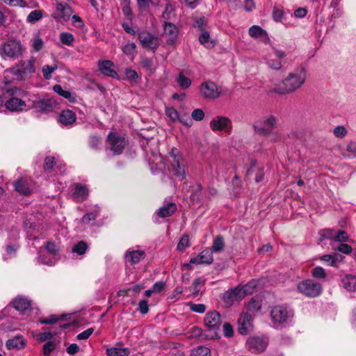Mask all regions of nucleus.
Masks as SVG:
<instances>
[{
  "label": "nucleus",
  "instance_id": "1",
  "mask_svg": "<svg viewBox=\"0 0 356 356\" xmlns=\"http://www.w3.org/2000/svg\"><path fill=\"white\" fill-rule=\"evenodd\" d=\"M306 79V70L300 67L288 74L282 83L273 88V92L279 95L290 94L299 89Z\"/></svg>",
  "mask_w": 356,
  "mask_h": 356
},
{
  "label": "nucleus",
  "instance_id": "2",
  "mask_svg": "<svg viewBox=\"0 0 356 356\" xmlns=\"http://www.w3.org/2000/svg\"><path fill=\"white\" fill-rule=\"evenodd\" d=\"M278 118L273 115H268L260 120L254 122L253 129L254 132L263 137H268L276 128L278 123Z\"/></svg>",
  "mask_w": 356,
  "mask_h": 356
},
{
  "label": "nucleus",
  "instance_id": "3",
  "mask_svg": "<svg viewBox=\"0 0 356 356\" xmlns=\"http://www.w3.org/2000/svg\"><path fill=\"white\" fill-rule=\"evenodd\" d=\"M24 47L21 42L17 40H8L0 48V54L4 59L8 58L16 59L22 56Z\"/></svg>",
  "mask_w": 356,
  "mask_h": 356
},
{
  "label": "nucleus",
  "instance_id": "4",
  "mask_svg": "<svg viewBox=\"0 0 356 356\" xmlns=\"http://www.w3.org/2000/svg\"><path fill=\"white\" fill-rule=\"evenodd\" d=\"M35 60H20L10 71L18 80H24L31 76L35 72Z\"/></svg>",
  "mask_w": 356,
  "mask_h": 356
},
{
  "label": "nucleus",
  "instance_id": "5",
  "mask_svg": "<svg viewBox=\"0 0 356 356\" xmlns=\"http://www.w3.org/2000/svg\"><path fill=\"white\" fill-rule=\"evenodd\" d=\"M209 127L213 132H224L230 134L232 131L233 124L230 118L225 115H216L210 122Z\"/></svg>",
  "mask_w": 356,
  "mask_h": 356
},
{
  "label": "nucleus",
  "instance_id": "6",
  "mask_svg": "<svg viewBox=\"0 0 356 356\" xmlns=\"http://www.w3.org/2000/svg\"><path fill=\"white\" fill-rule=\"evenodd\" d=\"M298 290L307 296L316 297L321 293L322 286L312 280H306L298 284Z\"/></svg>",
  "mask_w": 356,
  "mask_h": 356
},
{
  "label": "nucleus",
  "instance_id": "7",
  "mask_svg": "<svg viewBox=\"0 0 356 356\" xmlns=\"http://www.w3.org/2000/svg\"><path fill=\"white\" fill-rule=\"evenodd\" d=\"M292 316V311L282 305L274 307L270 312L271 318L273 323L277 325L287 322Z\"/></svg>",
  "mask_w": 356,
  "mask_h": 356
},
{
  "label": "nucleus",
  "instance_id": "8",
  "mask_svg": "<svg viewBox=\"0 0 356 356\" xmlns=\"http://www.w3.org/2000/svg\"><path fill=\"white\" fill-rule=\"evenodd\" d=\"M201 95L207 99H216L220 95V90L213 81H205L200 87Z\"/></svg>",
  "mask_w": 356,
  "mask_h": 356
},
{
  "label": "nucleus",
  "instance_id": "9",
  "mask_svg": "<svg viewBox=\"0 0 356 356\" xmlns=\"http://www.w3.org/2000/svg\"><path fill=\"white\" fill-rule=\"evenodd\" d=\"M222 318L219 312L213 311L206 314L204 317V325L210 331H213L216 334V331L219 330L222 324Z\"/></svg>",
  "mask_w": 356,
  "mask_h": 356
},
{
  "label": "nucleus",
  "instance_id": "10",
  "mask_svg": "<svg viewBox=\"0 0 356 356\" xmlns=\"http://www.w3.org/2000/svg\"><path fill=\"white\" fill-rule=\"evenodd\" d=\"M108 143L114 154H121L126 145L124 138L115 133H111L108 136Z\"/></svg>",
  "mask_w": 356,
  "mask_h": 356
},
{
  "label": "nucleus",
  "instance_id": "11",
  "mask_svg": "<svg viewBox=\"0 0 356 356\" xmlns=\"http://www.w3.org/2000/svg\"><path fill=\"white\" fill-rule=\"evenodd\" d=\"M238 331L241 334H248L252 329V317L247 312L241 314L238 319Z\"/></svg>",
  "mask_w": 356,
  "mask_h": 356
},
{
  "label": "nucleus",
  "instance_id": "12",
  "mask_svg": "<svg viewBox=\"0 0 356 356\" xmlns=\"http://www.w3.org/2000/svg\"><path fill=\"white\" fill-rule=\"evenodd\" d=\"M268 345V341L262 337H254L246 342L247 348L252 353H259L264 350Z\"/></svg>",
  "mask_w": 356,
  "mask_h": 356
},
{
  "label": "nucleus",
  "instance_id": "13",
  "mask_svg": "<svg viewBox=\"0 0 356 356\" xmlns=\"http://www.w3.org/2000/svg\"><path fill=\"white\" fill-rule=\"evenodd\" d=\"M138 39L141 44L147 49H154L158 45L157 38L147 31L140 33Z\"/></svg>",
  "mask_w": 356,
  "mask_h": 356
},
{
  "label": "nucleus",
  "instance_id": "14",
  "mask_svg": "<svg viewBox=\"0 0 356 356\" xmlns=\"http://www.w3.org/2000/svg\"><path fill=\"white\" fill-rule=\"evenodd\" d=\"M172 169L174 175L180 181L186 178V163L184 159L171 161Z\"/></svg>",
  "mask_w": 356,
  "mask_h": 356
},
{
  "label": "nucleus",
  "instance_id": "15",
  "mask_svg": "<svg viewBox=\"0 0 356 356\" xmlns=\"http://www.w3.org/2000/svg\"><path fill=\"white\" fill-rule=\"evenodd\" d=\"M243 298V296L238 287L226 291L222 297L227 306H231L235 301L241 300Z\"/></svg>",
  "mask_w": 356,
  "mask_h": 356
},
{
  "label": "nucleus",
  "instance_id": "16",
  "mask_svg": "<svg viewBox=\"0 0 356 356\" xmlns=\"http://www.w3.org/2000/svg\"><path fill=\"white\" fill-rule=\"evenodd\" d=\"M285 57V54L280 50L274 51V56H270L267 60V65L274 70H278L282 67L281 60Z\"/></svg>",
  "mask_w": 356,
  "mask_h": 356
},
{
  "label": "nucleus",
  "instance_id": "17",
  "mask_svg": "<svg viewBox=\"0 0 356 356\" xmlns=\"http://www.w3.org/2000/svg\"><path fill=\"white\" fill-rule=\"evenodd\" d=\"M72 197L78 202L83 201L88 195V190L80 184H75L72 186Z\"/></svg>",
  "mask_w": 356,
  "mask_h": 356
},
{
  "label": "nucleus",
  "instance_id": "18",
  "mask_svg": "<svg viewBox=\"0 0 356 356\" xmlns=\"http://www.w3.org/2000/svg\"><path fill=\"white\" fill-rule=\"evenodd\" d=\"M56 103L51 99H40L33 103V107L39 112H49L54 109Z\"/></svg>",
  "mask_w": 356,
  "mask_h": 356
},
{
  "label": "nucleus",
  "instance_id": "19",
  "mask_svg": "<svg viewBox=\"0 0 356 356\" xmlns=\"http://www.w3.org/2000/svg\"><path fill=\"white\" fill-rule=\"evenodd\" d=\"M163 35L166 38L167 43L172 44L177 37V27L172 23L165 22Z\"/></svg>",
  "mask_w": 356,
  "mask_h": 356
},
{
  "label": "nucleus",
  "instance_id": "20",
  "mask_svg": "<svg viewBox=\"0 0 356 356\" xmlns=\"http://www.w3.org/2000/svg\"><path fill=\"white\" fill-rule=\"evenodd\" d=\"M126 261L130 264H135L143 259L145 253L143 250H127L125 253Z\"/></svg>",
  "mask_w": 356,
  "mask_h": 356
},
{
  "label": "nucleus",
  "instance_id": "21",
  "mask_svg": "<svg viewBox=\"0 0 356 356\" xmlns=\"http://www.w3.org/2000/svg\"><path fill=\"white\" fill-rule=\"evenodd\" d=\"M7 109L10 111H21L25 106V102L18 97H11L5 103Z\"/></svg>",
  "mask_w": 356,
  "mask_h": 356
},
{
  "label": "nucleus",
  "instance_id": "22",
  "mask_svg": "<svg viewBox=\"0 0 356 356\" xmlns=\"http://www.w3.org/2000/svg\"><path fill=\"white\" fill-rule=\"evenodd\" d=\"M25 346V340L21 335H17L6 341V346L8 349H22Z\"/></svg>",
  "mask_w": 356,
  "mask_h": 356
},
{
  "label": "nucleus",
  "instance_id": "23",
  "mask_svg": "<svg viewBox=\"0 0 356 356\" xmlns=\"http://www.w3.org/2000/svg\"><path fill=\"white\" fill-rule=\"evenodd\" d=\"M76 117L74 112L70 110H65L59 115V122L64 125H70L76 121Z\"/></svg>",
  "mask_w": 356,
  "mask_h": 356
},
{
  "label": "nucleus",
  "instance_id": "24",
  "mask_svg": "<svg viewBox=\"0 0 356 356\" xmlns=\"http://www.w3.org/2000/svg\"><path fill=\"white\" fill-rule=\"evenodd\" d=\"M113 63L110 60H104L99 64V70L102 74L111 77H115L118 76L117 72L112 68Z\"/></svg>",
  "mask_w": 356,
  "mask_h": 356
},
{
  "label": "nucleus",
  "instance_id": "25",
  "mask_svg": "<svg viewBox=\"0 0 356 356\" xmlns=\"http://www.w3.org/2000/svg\"><path fill=\"white\" fill-rule=\"evenodd\" d=\"M177 210V206L174 203H169L161 207L157 212L159 217L165 218L170 216Z\"/></svg>",
  "mask_w": 356,
  "mask_h": 356
},
{
  "label": "nucleus",
  "instance_id": "26",
  "mask_svg": "<svg viewBox=\"0 0 356 356\" xmlns=\"http://www.w3.org/2000/svg\"><path fill=\"white\" fill-rule=\"evenodd\" d=\"M56 10L58 17L64 20L69 19L72 14V8L66 4L58 3Z\"/></svg>",
  "mask_w": 356,
  "mask_h": 356
},
{
  "label": "nucleus",
  "instance_id": "27",
  "mask_svg": "<svg viewBox=\"0 0 356 356\" xmlns=\"http://www.w3.org/2000/svg\"><path fill=\"white\" fill-rule=\"evenodd\" d=\"M14 185L16 191L20 194L29 195L31 192L26 179H19L15 182Z\"/></svg>",
  "mask_w": 356,
  "mask_h": 356
},
{
  "label": "nucleus",
  "instance_id": "28",
  "mask_svg": "<svg viewBox=\"0 0 356 356\" xmlns=\"http://www.w3.org/2000/svg\"><path fill=\"white\" fill-rule=\"evenodd\" d=\"M129 353V348L120 346H115L106 349V354L108 356H127Z\"/></svg>",
  "mask_w": 356,
  "mask_h": 356
},
{
  "label": "nucleus",
  "instance_id": "29",
  "mask_svg": "<svg viewBox=\"0 0 356 356\" xmlns=\"http://www.w3.org/2000/svg\"><path fill=\"white\" fill-rule=\"evenodd\" d=\"M13 303L14 307L21 312L29 309L31 306L30 302L24 298H17L13 300Z\"/></svg>",
  "mask_w": 356,
  "mask_h": 356
},
{
  "label": "nucleus",
  "instance_id": "30",
  "mask_svg": "<svg viewBox=\"0 0 356 356\" xmlns=\"http://www.w3.org/2000/svg\"><path fill=\"white\" fill-rule=\"evenodd\" d=\"M343 287L349 291H356V277L349 275L342 280Z\"/></svg>",
  "mask_w": 356,
  "mask_h": 356
},
{
  "label": "nucleus",
  "instance_id": "31",
  "mask_svg": "<svg viewBox=\"0 0 356 356\" xmlns=\"http://www.w3.org/2000/svg\"><path fill=\"white\" fill-rule=\"evenodd\" d=\"M202 186L200 184H195L192 186L191 199L195 201L204 202V196L202 195Z\"/></svg>",
  "mask_w": 356,
  "mask_h": 356
},
{
  "label": "nucleus",
  "instance_id": "32",
  "mask_svg": "<svg viewBox=\"0 0 356 356\" xmlns=\"http://www.w3.org/2000/svg\"><path fill=\"white\" fill-rule=\"evenodd\" d=\"M199 40L202 44L208 49L213 48L215 45L214 40L210 37L209 33L206 31H203L200 35Z\"/></svg>",
  "mask_w": 356,
  "mask_h": 356
},
{
  "label": "nucleus",
  "instance_id": "33",
  "mask_svg": "<svg viewBox=\"0 0 356 356\" xmlns=\"http://www.w3.org/2000/svg\"><path fill=\"white\" fill-rule=\"evenodd\" d=\"M258 286V282L256 280H252L249 282L247 284L244 285L243 287L239 288L241 293H242V296L243 298L246 295H250L252 294L256 288Z\"/></svg>",
  "mask_w": 356,
  "mask_h": 356
},
{
  "label": "nucleus",
  "instance_id": "34",
  "mask_svg": "<svg viewBox=\"0 0 356 356\" xmlns=\"http://www.w3.org/2000/svg\"><path fill=\"white\" fill-rule=\"evenodd\" d=\"M248 33L252 38H257L266 35V32L260 26L254 25L249 29Z\"/></svg>",
  "mask_w": 356,
  "mask_h": 356
},
{
  "label": "nucleus",
  "instance_id": "35",
  "mask_svg": "<svg viewBox=\"0 0 356 356\" xmlns=\"http://www.w3.org/2000/svg\"><path fill=\"white\" fill-rule=\"evenodd\" d=\"M224 247V239L221 236H218L214 239L211 250V252H218L222 250Z\"/></svg>",
  "mask_w": 356,
  "mask_h": 356
},
{
  "label": "nucleus",
  "instance_id": "36",
  "mask_svg": "<svg viewBox=\"0 0 356 356\" xmlns=\"http://www.w3.org/2000/svg\"><path fill=\"white\" fill-rule=\"evenodd\" d=\"M176 81L182 89H187L191 84V79L186 77L182 72L179 74Z\"/></svg>",
  "mask_w": 356,
  "mask_h": 356
},
{
  "label": "nucleus",
  "instance_id": "37",
  "mask_svg": "<svg viewBox=\"0 0 356 356\" xmlns=\"http://www.w3.org/2000/svg\"><path fill=\"white\" fill-rule=\"evenodd\" d=\"M199 256L204 264H210L213 262V259L210 249L204 250Z\"/></svg>",
  "mask_w": 356,
  "mask_h": 356
},
{
  "label": "nucleus",
  "instance_id": "38",
  "mask_svg": "<svg viewBox=\"0 0 356 356\" xmlns=\"http://www.w3.org/2000/svg\"><path fill=\"white\" fill-rule=\"evenodd\" d=\"M43 12L41 10H35L31 11L27 16V22L35 23L39 21L42 17Z\"/></svg>",
  "mask_w": 356,
  "mask_h": 356
},
{
  "label": "nucleus",
  "instance_id": "39",
  "mask_svg": "<svg viewBox=\"0 0 356 356\" xmlns=\"http://www.w3.org/2000/svg\"><path fill=\"white\" fill-rule=\"evenodd\" d=\"M60 40L63 44L67 46H72L74 42V38L72 33L63 32L60 35Z\"/></svg>",
  "mask_w": 356,
  "mask_h": 356
},
{
  "label": "nucleus",
  "instance_id": "40",
  "mask_svg": "<svg viewBox=\"0 0 356 356\" xmlns=\"http://www.w3.org/2000/svg\"><path fill=\"white\" fill-rule=\"evenodd\" d=\"M191 356H211V351L207 347L199 346L193 350Z\"/></svg>",
  "mask_w": 356,
  "mask_h": 356
},
{
  "label": "nucleus",
  "instance_id": "41",
  "mask_svg": "<svg viewBox=\"0 0 356 356\" xmlns=\"http://www.w3.org/2000/svg\"><path fill=\"white\" fill-rule=\"evenodd\" d=\"M31 46L33 51H39L44 46L43 40L40 38L35 36L31 40Z\"/></svg>",
  "mask_w": 356,
  "mask_h": 356
},
{
  "label": "nucleus",
  "instance_id": "42",
  "mask_svg": "<svg viewBox=\"0 0 356 356\" xmlns=\"http://www.w3.org/2000/svg\"><path fill=\"white\" fill-rule=\"evenodd\" d=\"M87 248H88V245H87L86 243L81 241L73 247L72 252L77 253L78 254L82 255V254H85Z\"/></svg>",
  "mask_w": 356,
  "mask_h": 356
},
{
  "label": "nucleus",
  "instance_id": "43",
  "mask_svg": "<svg viewBox=\"0 0 356 356\" xmlns=\"http://www.w3.org/2000/svg\"><path fill=\"white\" fill-rule=\"evenodd\" d=\"M57 69V65L54 66L44 65L42 69L43 76L46 79H50L51 78V74Z\"/></svg>",
  "mask_w": 356,
  "mask_h": 356
},
{
  "label": "nucleus",
  "instance_id": "44",
  "mask_svg": "<svg viewBox=\"0 0 356 356\" xmlns=\"http://www.w3.org/2000/svg\"><path fill=\"white\" fill-rule=\"evenodd\" d=\"M261 307V302L255 299H252L248 304L247 309L251 312L259 311Z\"/></svg>",
  "mask_w": 356,
  "mask_h": 356
},
{
  "label": "nucleus",
  "instance_id": "45",
  "mask_svg": "<svg viewBox=\"0 0 356 356\" xmlns=\"http://www.w3.org/2000/svg\"><path fill=\"white\" fill-rule=\"evenodd\" d=\"M312 275L315 278L324 279L326 277V273L322 267L317 266L312 269Z\"/></svg>",
  "mask_w": 356,
  "mask_h": 356
},
{
  "label": "nucleus",
  "instance_id": "46",
  "mask_svg": "<svg viewBox=\"0 0 356 356\" xmlns=\"http://www.w3.org/2000/svg\"><path fill=\"white\" fill-rule=\"evenodd\" d=\"M165 113H166L167 116L172 122L179 120V119H180L177 111L176 109H175L174 108H172V107L167 108L165 109Z\"/></svg>",
  "mask_w": 356,
  "mask_h": 356
},
{
  "label": "nucleus",
  "instance_id": "47",
  "mask_svg": "<svg viewBox=\"0 0 356 356\" xmlns=\"http://www.w3.org/2000/svg\"><path fill=\"white\" fill-rule=\"evenodd\" d=\"M54 91L60 96L65 97V99H70L72 97V94L70 92L63 90L61 86L60 85H55L53 87Z\"/></svg>",
  "mask_w": 356,
  "mask_h": 356
},
{
  "label": "nucleus",
  "instance_id": "48",
  "mask_svg": "<svg viewBox=\"0 0 356 356\" xmlns=\"http://www.w3.org/2000/svg\"><path fill=\"white\" fill-rule=\"evenodd\" d=\"M347 156H356V141H351L348 143L346 147Z\"/></svg>",
  "mask_w": 356,
  "mask_h": 356
},
{
  "label": "nucleus",
  "instance_id": "49",
  "mask_svg": "<svg viewBox=\"0 0 356 356\" xmlns=\"http://www.w3.org/2000/svg\"><path fill=\"white\" fill-rule=\"evenodd\" d=\"M189 245H190V243H189L188 236L187 235H184L181 238V239L177 245V249L181 251H183L186 248L189 247Z\"/></svg>",
  "mask_w": 356,
  "mask_h": 356
},
{
  "label": "nucleus",
  "instance_id": "50",
  "mask_svg": "<svg viewBox=\"0 0 356 356\" xmlns=\"http://www.w3.org/2000/svg\"><path fill=\"white\" fill-rule=\"evenodd\" d=\"M191 117L196 121H200L204 118V113L202 109L197 108L192 112Z\"/></svg>",
  "mask_w": 356,
  "mask_h": 356
},
{
  "label": "nucleus",
  "instance_id": "51",
  "mask_svg": "<svg viewBox=\"0 0 356 356\" xmlns=\"http://www.w3.org/2000/svg\"><path fill=\"white\" fill-rule=\"evenodd\" d=\"M56 348V345L54 341H48L43 346V353L45 355L50 354Z\"/></svg>",
  "mask_w": 356,
  "mask_h": 356
},
{
  "label": "nucleus",
  "instance_id": "52",
  "mask_svg": "<svg viewBox=\"0 0 356 356\" xmlns=\"http://www.w3.org/2000/svg\"><path fill=\"white\" fill-rule=\"evenodd\" d=\"M45 248L50 254L53 255H55L58 251L57 245L51 241H48L47 243Z\"/></svg>",
  "mask_w": 356,
  "mask_h": 356
},
{
  "label": "nucleus",
  "instance_id": "53",
  "mask_svg": "<svg viewBox=\"0 0 356 356\" xmlns=\"http://www.w3.org/2000/svg\"><path fill=\"white\" fill-rule=\"evenodd\" d=\"M97 218V212H91L88 213L83 216L82 218V222L83 223L88 224L90 223L91 221L95 220Z\"/></svg>",
  "mask_w": 356,
  "mask_h": 356
},
{
  "label": "nucleus",
  "instance_id": "54",
  "mask_svg": "<svg viewBox=\"0 0 356 356\" xmlns=\"http://www.w3.org/2000/svg\"><path fill=\"white\" fill-rule=\"evenodd\" d=\"M320 235L323 238H328L334 240L335 233L333 229H325L320 232Z\"/></svg>",
  "mask_w": 356,
  "mask_h": 356
},
{
  "label": "nucleus",
  "instance_id": "55",
  "mask_svg": "<svg viewBox=\"0 0 356 356\" xmlns=\"http://www.w3.org/2000/svg\"><path fill=\"white\" fill-rule=\"evenodd\" d=\"M6 4L10 6L24 7L25 2L24 0H2Z\"/></svg>",
  "mask_w": 356,
  "mask_h": 356
},
{
  "label": "nucleus",
  "instance_id": "56",
  "mask_svg": "<svg viewBox=\"0 0 356 356\" xmlns=\"http://www.w3.org/2000/svg\"><path fill=\"white\" fill-rule=\"evenodd\" d=\"M190 308L197 313H204L206 310V306L204 304H191Z\"/></svg>",
  "mask_w": 356,
  "mask_h": 356
},
{
  "label": "nucleus",
  "instance_id": "57",
  "mask_svg": "<svg viewBox=\"0 0 356 356\" xmlns=\"http://www.w3.org/2000/svg\"><path fill=\"white\" fill-rule=\"evenodd\" d=\"M348 237L346 232L343 230H341L338 232L337 234L334 235V240L339 242L346 241L348 240Z\"/></svg>",
  "mask_w": 356,
  "mask_h": 356
},
{
  "label": "nucleus",
  "instance_id": "58",
  "mask_svg": "<svg viewBox=\"0 0 356 356\" xmlns=\"http://www.w3.org/2000/svg\"><path fill=\"white\" fill-rule=\"evenodd\" d=\"M135 49L136 44L134 43H128L123 47L122 51L125 54L131 55L134 53Z\"/></svg>",
  "mask_w": 356,
  "mask_h": 356
},
{
  "label": "nucleus",
  "instance_id": "59",
  "mask_svg": "<svg viewBox=\"0 0 356 356\" xmlns=\"http://www.w3.org/2000/svg\"><path fill=\"white\" fill-rule=\"evenodd\" d=\"M138 310L143 314H145L149 311V306L147 304V301L145 300H140L138 305Z\"/></svg>",
  "mask_w": 356,
  "mask_h": 356
},
{
  "label": "nucleus",
  "instance_id": "60",
  "mask_svg": "<svg viewBox=\"0 0 356 356\" xmlns=\"http://www.w3.org/2000/svg\"><path fill=\"white\" fill-rule=\"evenodd\" d=\"M321 260L327 263L331 266H334L336 264V259L330 254H325L321 257Z\"/></svg>",
  "mask_w": 356,
  "mask_h": 356
},
{
  "label": "nucleus",
  "instance_id": "61",
  "mask_svg": "<svg viewBox=\"0 0 356 356\" xmlns=\"http://www.w3.org/2000/svg\"><path fill=\"white\" fill-rule=\"evenodd\" d=\"M93 328H88L86 330L82 332L81 333L77 335V339L79 340H84L87 339L93 332Z\"/></svg>",
  "mask_w": 356,
  "mask_h": 356
},
{
  "label": "nucleus",
  "instance_id": "62",
  "mask_svg": "<svg viewBox=\"0 0 356 356\" xmlns=\"http://www.w3.org/2000/svg\"><path fill=\"white\" fill-rule=\"evenodd\" d=\"M333 133L336 136L342 138L346 136L347 131L343 127L339 126L334 129Z\"/></svg>",
  "mask_w": 356,
  "mask_h": 356
},
{
  "label": "nucleus",
  "instance_id": "63",
  "mask_svg": "<svg viewBox=\"0 0 356 356\" xmlns=\"http://www.w3.org/2000/svg\"><path fill=\"white\" fill-rule=\"evenodd\" d=\"M55 163V159L52 156H47L45 159L44 165V168L45 170H50L51 169Z\"/></svg>",
  "mask_w": 356,
  "mask_h": 356
},
{
  "label": "nucleus",
  "instance_id": "64",
  "mask_svg": "<svg viewBox=\"0 0 356 356\" xmlns=\"http://www.w3.org/2000/svg\"><path fill=\"white\" fill-rule=\"evenodd\" d=\"M217 194V191L213 188H208L204 193V201L211 199Z\"/></svg>",
  "mask_w": 356,
  "mask_h": 356
}]
</instances>
